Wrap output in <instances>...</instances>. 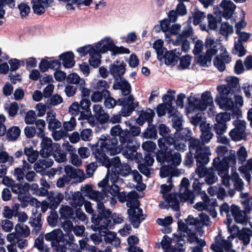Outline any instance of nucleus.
I'll return each mask as SVG.
<instances>
[{"instance_id": "nucleus-1", "label": "nucleus", "mask_w": 252, "mask_h": 252, "mask_svg": "<svg viewBox=\"0 0 252 252\" xmlns=\"http://www.w3.org/2000/svg\"><path fill=\"white\" fill-rule=\"evenodd\" d=\"M168 185L163 184L160 187V193L165 202L173 209L176 211L179 210V203L181 202L190 201L191 203L194 198L193 194L189 189V182L188 178H184L180 184V194L170 193L167 194L169 192L172 187V179L169 177L167 179Z\"/></svg>"}, {"instance_id": "nucleus-2", "label": "nucleus", "mask_w": 252, "mask_h": 252, "mask_svg": "<svg viewBox=\"0 0 252 252\" xmlns=\"http://www.w3.org/2000/svg\"><path fill=\"white\" fill-rule=\"evenodd\" d=\"M111 214L109 209H106L103 204L99 203L98 205V214L93 215L92 221L101 229L102 227L111 229L115 224L121 223L124 221L121 215L115 213L111 216Z\"/></svg>"}, {"instance_id": "nucleus-3", "label": "nucleus", "mask_w": 252, "mask_h": 252, "mask_svg": "<svg viewBox=\"0 0 252 252\" xmlns=\"http://www.w3.org/2000/svg\"><path fill=\"white\" fill-rule=\"evenodd\" d=\"M108 171L111 170V173H108L105 178L108 182L110 181L111 177H116L118 180L122 181L115 182L114 184L119 185V186L123 183V180L119 177V175L123 177H126L131 172L130 166L126 163H122L119 157H116L111 158V164L108 169Z\"/></svg>"}, {"instance_id": "nucleus-4", "label": "nucleus", "mask_w": 252, "mask_h": 252, "mask_svg": "<svg viewBox=\"0 0 252 252\" xmlns=\"http://www.w3.org/2000/svg\"><path fill=\"white\" fill-rule=\"evenodd\" d=\"M205 46L207 48L206 55H200L195 58L197 63L204 67L208 66L211 63L212 57L217 53L221 44L213 39L207 38L205 41Z\"/></svg>"}, {"instance_id": "nucleus-5", "label": "nucleus", "mask_w": 252, "mask_h": 252, "mask_svg": "<svg viewBox=\"0 0 252 252\" xmlns=\"http://www.w3.org/2000/svg\"><path fill=\"white\" fill-rule=\"evenodd\" d=\"M232 95L228 93H220L216 96L215 102L221 109L229 111L232 117L238 118L241 114V111L237 107L234 106V101L231 97Z\"/></svg>"}, {"instance_id": "nucleus-6", "label": "nucleus", "mask_w": 252, "mask_h": 252, "mask_svg": "<svg viewBox=\"0 0 252 252\" xmlns=\"http://www.w3.org/2000/svg\"><path fill=\"white\" fill-rule=\"evenodd\" d=\"M110 137L109 136L101 135L97 142L95 144L96 147L99 146L102 148L110 156H113L120 153L122 151V148L118 146V136H113Z\"/></svg>"}, {"instance_id": "nucleus-7", "label": "nucleus", "mask_w": 252, "mask_h": 252, "mask_svg": "<svg viewBox=\"0 0 252 252\" xmlns=\"http://www.w3.org/2000/svg\"><path fill=\"white\" fill-rule=\"evenodd\" d=\"M125 133H123L120 137V142L122 147L125 146L126 148L122 152V154L127 159H133L142 158V156L141 154L136 153L137 146L136 143H133L132 140L129 138V136Z\"/></svg>"}, {"instance_id": "nucleus-8", "label": "nucleus", "mask_w": 252, "mask_h": 252, "mask_svg": "<svg viewBox=\"0 0 252 252\" xmlns=\"http://www.w3.org/2000/svg\"><path fill=\"white\" fill-rule=\"evenodd\" d=\"M203 153L197 152L195 156L197 167L195 169V173L199 178H202L206 176L209 168H207L205 165L209 161V156L211 155L210 148H204Z\"/></svg>"}, {"instance_id": "nucleus-9", "label": "nucleus", "mask_w": 252, "mask_h": 252, "mask_svg": "<svg viewBox=\"0 0 252 252\" xmlns=\"http://www.w3.org/2000/svg\"><path fill=\"white\" fill-rule=\"evenodd\" d=\"M189 107L193 110H205L208 106L213 104V97L210 92L206 91L202 95L201 99L194 96L188 98Z\"/></svg>"}, {"instance_id": "nucleus-10", "label": "nucleus", "mask_w": 252, "mask_h": 252, "mask_svg": "<svg viewBox=\"0 0 252 252\" xmlns=\"http://www.w3.org/2000/svg\"><path fill=\"white\" fill-rule=\"evenodd\" d=\"M99 46L98 50L99 52L104 53L108 51L111 52L112 56H116L120 54H129L130 51L128 49L123 46L118 47L115 45L113 40L109 37H106L101 40V42L95 46Z\"/></svg>"}, {"instance_id": "nucleus-11", "label": "nucleus", "mask_w": 252, "mask_h": 252, "mask_svg": "<svg viewBox=\"0 0 252 252\" xmlns=\"http://www.w3.org/2000/svg\"><path fill=\"white\" fill-rule=\"evenodd\" d=\"M120 180H118L116 177H111L110 181L108 182L106 179H103L98 183V187H105L104 191L107 193V197L109 194L111 195L110 197V204L111 206H114L117 203V199L116 196L118 195L120 190L119 185L115 184L116 182H121Z\"/></svg>"}, {"instance_id": "nucleus-12", "label": "nucleus", "mask_w": 252, "mask_h": 252, "mask_svg": "<svg viewBox=\"0 0 252 252\" xmlns=\"http://www.w3.org/2000/svg\"><path fill=\"white\" fill-rule=\"evenodd\" d=\"M172 150L166 152H158L156 156L158 162L171 165L173 167L179 165L182 161L181 154L179 152L172 153Z\"/></svg>"}, {"instance_id": "nucleus-13", "label": "nucleus", "mask_w": 252, "mask_h": 252, "mask_svg": "<svg viewBox=\"0 0 252 252\" xmlns=\"http://www.w3.org/2000/svg\"><path fill=\"white\" fill-rule=\"evenodd\" d=\"M126 126H129V129H122L121 126L119 125H117L111 128L110 133L112 136H118L119 139L121 135H122L123 133H126L128 134L127 136H129L131 140H132L133 143H136L135 141V137L139 135L141 132L140 127L136 126H132L129 121H126Z\"/></svg>"}, {"instance_id": "nucleus-14", "label": "nucleus", "mask_w": 252, "mask_h": 252, "mask_svg": "<svg viewBox=\"0 0 252 252\" xmlns=\"http://www.w3.org/2000/svg\"><path fill=\"white\" fill-rule=\"evenodd\" d=\"M233 239L231 235L225 240L223 238L217 236L215 238V243L211 246V249L214 252H236L232 249V244L231 241Z\"/></svg>"}, {"instance_id": "nucleus-15", "label": "nucleus", "mask_w": 252, "mask_h": 252, "mask_svg": "<svg viewBox=\"0 0 252 252\" xmlns=\"http://www.w3.org/2000/svg\"><path fill=\"white\" fill-rule=\"evenodd\" d=\"M236 164V161L234 162H229L227 158L220 159L216 158L214 159L212 168L215 171L218 172L220 177L227 175L229 174L230 167H234Z\"/></svg>"}, {"instance_id": "nucleus-16", "label": "nucleus", "mask_w": 252, "mask_h": 252, "mask_svg": "<svg viewBox=\"0 0 252 252\" xmlns=\"http://www.w3.org/2000/svg\"><path fill=\"white\" fill-rule=\"evenodd\" d=\"M67 82L69 84H75L81 92L82 98H89L91 90L86 87V82L84 79L80 78L75 73L69 74L67 77Z\"/></svg>"}, {"instance_id": "nucleus-17", "label": "nucleus", "mask_w": 252, "mask_h": 252, "mask_svg": "<svg viewBox=\"0 0 252 252\" xmlns=\"http://www.w3.org/2000/svg\"><path fill=\"white\" fill-rule=\"evenodd\" d=\"M189 151L187 154V159L186 163L187 164L190 165L193 162V154L194 155V158L197 154L196 152L198 153H203L202 149L204 148H209L200 142V140L195 138H191L189 142Z\"/></svg>"}, {"instance_id": "nucleus-18", "label": "nucleus", "mask_w": 252, "mask_h": 252, "mask_svg": "<svg viewBox=\"0 0 252 252\" xmlns=\"http://www.w3.org/2000/svg\"><path fill=\"white\" fill-rule=\"evenodd\" d=\"M226 84L217 87L219 93L234 94L241 92L239 79L236 77L228 76L226 78Z\"/></svg>"}, {"instance_id": "nucleus-19", "label": "nucleus", "mask_w": 252, "mask_h": 252, "mask_svg": "<svg viewBox=\"0 0 252 252\" xmlns=\"http://www.w3.org/2000/svg\"><path fill=\"white\" fill-rule=\"evenodd\" d=\"M117 104L122 106L119 113L123 117L130 116L137 106V103L134 102V98L132 95H129L127 97L118 99Z\"/></svg>"}, {"instance_id": "nucleus-20", "label": "nucleus", "mask_w": 252, "mask_h": 252, "mask_svg": "<svg viewBox=\"0 0 252 252\" xmlns=\"http://www.w3.org/2000/svg\"><path fill=\"white\" fill-rule=\"evenodd\" d=\"M129 220L134 228H138L146 216L143 214L142 210L139 206L129 208L127 211Z\"/></svg>"}, {"instance_id": "nucleus-21", "label": "nucleus", "mask_w": 252, "mask_h": 252, "mask_svg": "<svg viewBox=\"0 0 252 252\" xmlns=\"http://www.w3.org/2000/svg\"><path fill=\"white\" fill-rule=\"evenodd\" d=\"M219 50H220V54L215 58L213 63L220 71L222 72L225 69V63H229L231 62V58L222 44Z\"/></svg>"}, {"instance_id": "nucleus-22", "label": "nucleus", "mask_w": 252, "mask_h": 252, "mask_svg": "<svg viewBox=\"0 0 252 252\" xmlns=\"http://www.w3.org/2000/svg\"><path fill=\"white\" fill-rule=\"evenodd\" d=\"M236 7L232 1L223 0L218 7V13L221 17L228 20L232 17Z\"/></svg>"}, {"instance_id": "nucleus-23", "label": "nucleus", "mask_w": 252, "mask_h": 252, "mask_svg": "<svg viewBox=\"0 0 252 252\" xmlns=\"http://www.w3.org/2000/svg\"><path fill=\"white\" fill-rule=\"evenodd\" d=\"M216 151L218 157L220 159L227 158L229 162L232 163L236 161V152L234 150H228L225 146L219 145L216 148Z\"/></svg>"}, {"instance_id": "nucleus-24", "label": "nucleus", "mask_w": 252, "mask_h": 252, "mask_svg": "<svg viewBox=\"0 0 252 252\" xmlns=\"http://www.w3.org/2000/svg\"><path fill=\"white\" fill-rule=\"evenodd\" d=\"M50 156H41V158L39 159L34 163L33 167L36 172L43 174L46 168L52 166L54 163V160L50 158Z\"/></svg>"}, {"instance_id": "nucleus-25", "label": "nucleus", "mask_w": 252, "mask_h": 252, "mask_svg": "<svg viewBox=\"0 0 252 252\" xmlns=\"http://www.w3.org/2000/svg\"><path fill=\"white\" fill-rule=\"evenodd\" d=\"M41 214L37 213L36 209H33L32 210V216L30 218L29 223L34 227L32 230L33 233L37 234L41 230Z\"/></svg>"}, {"instance_id": "nucleus-26", "label": "nucleus", "mask_w": 252, "mask_h": 252, "mask_svg": "<svg viewBox=\"0 0 252 252\" xmlns=\"http://www.w3.org/2000/svg\"><path fill=\"white\" fill-rule=\"evenodd\" d=\"M106 152L99 146V148H97L94 150L93 154L97 162L105 166L108 169L111 164V159L110 160L106 156Z\"/></svg>"}, {"instance_id": "nucleus-27", "label": "nucleus", "mask_w": 252, "mask_h": 252, "mask_svg": "<svg viewBox=\"0 0 252 252\" xmlns=\"http://www.w3.org/2000/svg\"><path fill=\"white\" fill-rule=\"evenodd\" d=\"M231 217L234 219L237 223L245 224L247 222L246 214L244 210L242 211L240 208L235 205H232L230 207Z\"/></svg>"}, {"instance_id": "nucleus-28", "label": "nucleus", "mask_w": 252, "mask_h": 252, "mask_svg": "<svg viewBox=\"0 0 252 252\" xmlns=\"http://www.w3.org/2000/svg\"><path fill=\"white\" fill-rule=\"evenodd\" d=\"M63 198L64 195L63 193L58 191H50L48 194L50 208L52 210H55Z\"/></svg>"}, {"instance_id": "nucleus-29", "label": "nucleus", "mask_w": 252, "mask_h": 252, "mask_svg": "<svg viewBox=\"0 0 252 252\" xmlns=\"http://www.w3.org/2000/svg\"><path fill=\"white\" fill-rule=\"evenodd\" d=\"M41 138L42 141L41 142V149L40 151V156H51L53 150L52 139L44 136Z\"/></svg>"}, {"instance_id": "nucleus-30", "label": "nucleus", "mask_w": 252, "mask_h": 252, "mask_svg": "<svg viewBox=\"0 0 252 252\" xmlns=\"http://www.w3.org/2000/svg\"><path fill=\"white\" fill-rule=\"evenodd\" d=\"M116 83L113 85L114 89H120L121 90L123 95H129L131 92V86L128 82L124 78L117 79Z\"/></svg>"}, {"instance_id": "nucleus-31", "label": "nucleus", "mask_w": 252, "mask_h": 252, "mask_svg": "<svg viewBox=\"0 0 252 252\" xmlns=\"http://www.w3.org/2000/svg\"><path fill=\"white\" fill-rule=\"evenodd\" d=\"M238 170L242 174V177L250 184L251 180V173H252V158H249L246 162L240 166Z\"/></svg>"}, {"instance_id": "nucleus-32", "label": "nucleus", "mask_w": 252, "mask_h": 252, "mask_svg": "<svg viewBox=\"0 0 252 252\" xmlns=\"http://www.w3.org/2000/svg\"><path fill=\"white\" fill-rule=\"evenodd\" d=\"M176 139L169 136H166L164 137L160 138L158 141V146L160 148V152H166L167 151H171L172 149L170 148V147L173 146L175 143Z\"/></svg>"}, {"instance_id": "nucleus-33", "label": "nucleus", "mask_w": 252, "mask_h": 252, "mask_svg": "<svg viewBox=\"0 0 252 252\" xmlns=\"http://www.w3.org/2000/svg\"><path fill=\"white\" fill-rule=\"evenodd\" d=\"M104 230L102 231L104 237V241L106 243L111 244L114 247H118L121 243V241L117 237V234L115 232L110 231L108 228H104Z\"/></svg>"}, {"instance_id": "nucleus-34", "label": "nucleus", "mask_w": 252, "mask_h": 252, "mask_svg": "<svg viewBox=\"0 0 252 252\" xmlns=\"http://www.w3.org/2000/svg\"><path fill=\"white\" fill-rule=\"evenodd\" d=\"M180 55L181 53L177 52L176 49L174 51H168L166 49V51L163 54V59L167 65L175 64L177 63Z\"/></svg>"}, {"instance_id": "nucleus-35", "label": "nucleus", "mask_w": 252, "mask_h": 252, "mask_svg": "<svg viewBox=\"0 0 252 252\" xmlns=\"http://www.w3.org/2000/svg\"><path fill=\"white\" fill-rule=\"evenodd\" d=\"M7 240L11 244L16 245L20 249L25 248L28 244L26 239L20 238L14 233L8 234L7 236Z\"/></svg>"}, {"instance_id": "nucleus-36", "label": "nucleus", "mask_w": 252, "mask_h": 252, "mask_svg": "<svg viewBox=\"0 0 252 252\" xmlns=\"http://www.w3.org/2000/svg\"><path fill=\"white\" fill-rule=\"evenodd\" d=\"M32 9L37 15H41L45 11V7L48 6V0H32Z\"/></svg>"}, {"instance_id": "nucleus-37", "label": "nucleus", "mask_w": 252, "mask_h": 252, "mask_svg": "<svg viewBox=\"0 0 252 252\" xmlns=\"http://www.w3.org/2000/svg\"><path fill=\"white\" fill-rule=\"evenodd\" d=\"M155 112L151 109L146 111H142L140 114L137 122L140 125H142L146 121L148 122V124H152Z\"/></svg>"}, {"instance_id": "nucleus-38", "label": "nucleus", "mask_w": 252, "mask_h": 252, "mask_svg": "<svg viewBox=\"0 0 252 252\" xmlns=\"http://www.w3.org/2000/svg\"><path fill=\"white\" fill-rule=\"evenodd\" d=\"M93 112L95 117L101 123L107 122L109 119V115L106 113L103 107L99 104H94L93 107Z\"/></svg>"}, {"instance_id": "nucleus-39", "label": "nucleus", "mask_w": 252, "mask_h": 252, "mask_svg": "<svg viewBox=\"0 0 252 252\" xmlns=\"http://www.w3.org/2000/svg\"><path fill=\"white\" fill-rule=\"evenodd\" d=\"M63 236L64 234L62 230L60 228H58L45 234L44 238L47 241L54 242L56 241H62Z\"/></svg>"}, {"instance_id": "nucleus-40", "label": "nucleus", "mask_w": 252, "mask_h": 252, "mask_svg": "<svg viewBox=\"0 0 252 252\" xmlns=\"http://www.w3.org/2000/svg\"><path fill=\"white\" fill-rule=\"evenodd\" d=\"M99 46H95L94 49H92L90 51V58L89 59V63L91 65L94 67H97L100 63V53L99 50L97 49Z\"/></svg>"}, {"instance_id": "nucleus-41", "label": "nucleus", "mask_w": 252, "mask_h": 252, "mask_svg": "<svg viewBox=\"0 0 252 252\" xmlns=\"http://www.w3.org/2000/svg\"><path fill=\"white\" fill-rule=\"evenodd\" d=\"M200 130L202 132L200 138L202 141L200 142L204 144L208 143L212 138L213 134L211 132V128L209 125H202L201 126Z\"/></svg>"}, {"instance_id": "nucleus-42", "label": "nucleus", "mask_w": 252, "mask_h": 252, "mask_svg": "<svg viewBox=\"0 0 252 252\" xmlns=\"http://www.w3.org/2000/svg\"><path fill=\"white\" fill-rule=\"evenodd\" d=\"M65 174L68 177L70 181L72 179H77L83 174V171L78 168H75L70 165H67L64 167Z\"/></svg>"}, {"instance_id": "nucleus-43", "label": "nucleus", "mask_w": 252, "mask_h": 252, "mask_svg": "<svg viewBox=\"0 0 252 252\" xmlns=\"http://www.w3.org/2000/svg\"><path fill=\"white\" fill-rule=\"evenodd\" d=\"M60 59L65 68H71L74 63V55L71 52H66L60 56Z\"/></svg>"}, {"instance_id": "nucleus-44", "label": "nucleus", "mask_w": 252, "mask_h": 252, "mask_svg": "<svg viewBox=\"0 0 252 252\" xmlns=\"http://www.w3.org/2000/svg\"><path fill=\"white\" fill-rule=\"evenodd\" d=\"M102 188V192H99L97 190H94L91 193V195L89 197L90 199L95 201L97 202V209H98V205L99 203H102L104 205L102 201L105 200V197H107V193L104 191L105 187H99Z\"/></svg>"}, {"instance_id": "nucleus-45", "label": "nucleus", "mask_w": 252, "mask_h": 252, "mask_svg": "<svg viewBox=\"0 0 252 252\" xmlns=\"http://www.w3.org/2000/svg\"><path fill=\"white\" fill-rule=\"evenodd\" d=\"M111 74L115 78L120 79L126 71L125 66L122 64L116 65L112 64L109 68Z\"/></svg>"}, {"instance_id": "nucleus-46", "label": "nucleus", "mask_w": 252, "mask_h": 252, "mask_svg": "<svg viewBox=\"0 0 252 252\" xmlns=\"http://www.w3.org/2000/svg\"><path fill=\"white\" fill-rule=\"evenodd\" d=\"M15 229L16 233L20 237L26 238L28 237L31 233V231L29 227L27 225L23 223H18L16 225Z\"/></svg>"}, {"instance_id": "nucleus-47", "label": "nucleus", "mask_w": 252, "mask_h": 252, "mask_svg": "<svg viewBox=\"0 0 252 252\" xmlns=\"http://www.w3.org/2000/svg\"><path fill=\"white\" fill-rule=\"evenodd\" d=\"M64 146L66 147V149L70 152V160L72 164L75 166H80L82 163L81 159L78 157V156L75 154L76 150L71 145H70L68 142L64 144Z\"/></svg>"}, {"instance_id": "nucleus-48", "label": "nucleus", "mask_w": 252, "mask_h": 252, "mask_svg": "<svg viewBox=\"0 0 252 252\" xmlns=\"http://www.w3.org/2000/svg\"><path fill=\"white\" fill-rule=\"evenodd\" d=\"M84 198L80 191H76L72 194L70 205L74 208L81 207L84 203Z\"/></svg>"}, {"instance_id": "nucleus-49", "label": "nucleus", "mask_w": 252, "mask_h": 252, "mask_svg": "<svg viewBox=\"0 0 252 252\" xmlns=\"http://www.w3.org/2000/svg\"><path fill=\"white\" fill-rule=\"evenodd\" d=\"M21 129L17 126H13L8 128L6 133V138L8 141H15L20 136Z\"/></svg>"}, {"instance_id": "nucleus-50", "label": "nucleus", "mask_w": 252, "mask_h": 252, "mask_svg": "<svg viewBox=\"0 0 252 252\" xmlns=\"http://www.w3.org/2000/svg\"><path fill=\"white\" fill-rule=\"evenodd\" d=\"M186 234L187 235V240L190 243H195L198 245L200 246L201 247H204L206 246V242L201 239H199L195 232H192L189 230Z\"/></svg>"}, {"instance_id": "nucleus-51", "label": "nucleus", "mask_w": 252, "mask_h": 252, "mask_svg": "<svg viewBox=\"0 0 252 252\" xmlns=\"http://www.w3.org/2000/svg\"><path fill=\"white\" fill-rule=\"evenodd\" d=\"M24 153L27 157L28 160L31 163H34L39 156L38 152L33 150L32 146L25 147L24 148Z\"/></svg>"}, {"instance_id": "nucleus-52", "label": "nucleus", "mask_w": 252, "mask_h": 252, "mask_svg": "<svg viewBox=\"0 0 252 252\" xmlns=\"http://www.w3.org/2000/svg\"><path fill=\"white\" fill-rule=\"evenodd\" d=\"M162 98L163 100H166L167 104H168V109H167L168 113L169 114V117L172 118L177 117L181 115V114L176 109L172 107V98L169 95H165L163 96Z\"/></svg>"}, {"instance_id": "nucleus-53", "label": "nucleus", "mask_w": 252, "mask_h": 252, "mask_svg": "<svg viewBox=\"0 0 252 252\" xmlns=\"http://www.w3.org/2000/svg\"><path fill=\"white\" fill-rule=\"evenodd\" d=\"M163 41L161 39H158L153 44V48L156 50L157 58L159 61L163 60V54L166 51V48L163 47Z\"/></svg>"}, {"instance_id": "nucleus-54", "label": "nucleus", "mask_w": 252, "mask_h": 252, "mask_svg": "<svg viewBox=\"0 0 252 252\" xmlns=\"http://www.w3.org/2000/svg\"><path fill=\"white\" fill-rule=\"evenodd\" d=\"M109 94V91L108 90H97L92 93L91 95V99L93 102H101L103 98L108 97Z\"/></svg>"}, {"instance_id": "nucleus-55", "label": "nucleus", "mask_w": 252, "mask_h": 252, "mask_svg": "<svg viewBox=\"0 0 252 252\" xmlns=\"http://www.w3.org/2000/svg\"><path fill=\"white\" fill-rule=\"evenodd\" d=\"M69 112L72 115L74 116H76L80 114V115L78 118V119H87L88 116V115H86L82 111L79 106V104L77 102H75L71 105V106L69 107Z\"/></svg>"}, {"instance_id": "nucleus-56", "label": "nucleus", "mask_w": 252, "mask_h": 252, "mask_svg": "<svg viewBox=\"0 0 252 252\" xmlns=\"http://www.w3.org/2000/svg\"><path fill=\"white\" fill-rule=\"evenodd\" d=\"M238 236L240 240H242L244 244L247 245L250 241V237L252 236V230L247 228H243L239 231Z\"/></svg>"}, {"instance_id": "nucleus-57", "label": "nucleus", "mask_w": 252, "mask_h": 252, "mask_svg": "<svg viewBox=\"0 0 252 252\" xmlns=\"http://www.w3.org/2000/svg\"><path fill=\"white\" fill-rule=\"evenodd\" d=\"M127 202L126 206L128 208L139 206V201L137 199V193L135 191H130L127 193Z\"/></svg>"}, {"instance_id": "nucleus-58", "label": "nucleus", "mask_w": 252, "mask_h": 252, "mask_svg": "<svg viewBox=\"0 0 252 252\" xmlns=\"http://www.w3.org/2000/svg\"><path fill=\"white\" fill-rule=\"evenodd\" d=\"M231 180L233 182L234 189L238 191H242L244 189V183L237 173L232 175Z\"/></svg>"}, {"instance_id": "nucleus-59", "label": "nucleus", "mask_w": 252, "mask_h": 252, "mask_svg": "<svg viewBox=\"0 0 252 252\" xmlns=\"http://www.w3.org/2000/svg\"><path fill=\"white\" fill-rule=\"evenodd\" d=\"M175 45H181L182 50L184 52L189 51L190 48V44L187 38L182 37V36H177L175 41L173 42Z\"/></svg>"}, {"instance_id": "nucleus-60", "label": "nucleus", "mask_w": 252, "mask_h": 252, "mask_svg": "<svg viewBox=\"0 0 252 252\" xmlns=\"http://www.w3.org/2000/svg\"><path fill=\"white\" fill-rule=\"evenodd\" d=\"M247 51L245 49L243 43L240 41H235L234 47L232 50V53L237 55L240 57L244 56L246 54Z\"/></svg>"}, {"instance_id": "nucleus-61", "label": "nucleus", "mask_w": 252, "mask_h": 252, "mask_svg": "<svg viewBox=\"0 0 252 252\" xmlns=\"http://www.w3.org/2000/svg\"><path fill=\"white\" fill-rule=\"evenodd\" d=\"M229 136L231 139L235 141H239L246 138L247 136L246 132H243L238 129L234 128L231 129L229 133Z\"/></svg>"}, {"instance_id": "nucleus-62", "label": "nucleus", "mask_w": 252, "mask_h": 252, "mask_svg": "<svg viewBox=\"0 0 252 252\" xmlns=\"http://www.w3.org/2000/svg\"><path fill=\"white\" fill-rule=\"evenodd\" d=\"M59 213L62 219L71 218L74 214L72 207L67 205H62L60 209Z\"/></svg>"}, {"instance_id": "nucleus-63", "label": "nucleus", "mask_w": 252, "mask_h": 252, "mask_svg": "<svg viewBox=\"0 0 252 252\" xmlns=\"http://www.w3.org/2000/svg\"><path fill=\"white\" fill-rule=\"evenodd\" d=\"M220 214L221 216L226 217V219L228 223H231L232 221L231 214L230 212V207L227 203H222L220 207Z\"/></svg>"}, {"instance_id": "nucleus-64", "label": "nucleus", "mask_w": 252, "mask_h": 252, "mask_svg": "<svg viewBox=\"0 0 252 252\" xmlns=\"http://www.w3.org/2000/svg\"><path fill=\"white\" fill-rule=\"evenodd\" d=\"M143 135L146 138L156 139L157 137V130L156 126L152 124H148V126L144 131Z\"/></svg>"}]
</instances>
